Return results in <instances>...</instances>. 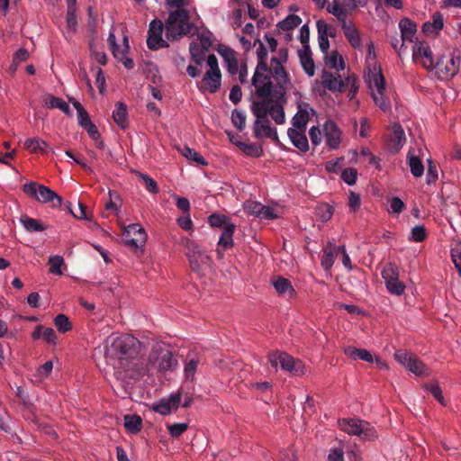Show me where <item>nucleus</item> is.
I'll return each instance as SVG.
<instances>
[{"label": "nucleus", "mask_w": 461, "mask_h": 461, "mask_svg": "<svg viewBox=\"0 0 461 461\" xmlns=\"http://www.w3.org/2000/svg\"><path fill=\"white\" fill-rule=\"evenodd\" d=\"M181 402V393H177L171 394L168 398L160 399L158 402L154 403L153 410L161 415H167L172 411L177 410Z\"/></svg>", "instance_id": "nucleus-13"}, {"label": "nucleus", "mask_w": 461, "mask_h": 461, "mask_svg": "<svg viewBox=\"0 0 461 461\" xmlns=\"http://www.w3.org/2000/svg\"><path fill=\"white\" fill-rule=\"evenodd\" d=\"M339 253V250H338V247L332 245L331 243H329L326 248L323 249V255L321 258V266L324 269L328 270L330 269L335 261V258Z\"/></svg>", "instance_id": "nucleus-27"}, {"label": "nucleus", "mask_w": 461, "mask_h": 461, "mask_svg": "<svg viewBox=\"0 0 461 461\" xmlns=\"http://www.w3.org/2000/svg\"><path fill=\"white\" fill-rule=\"evenodd\" d=\"M460 66V56L451 53L443 55L434 63L436 74L439 79H449L457 74Z\"/></svg>", "instance_id": "nucleus-6"}, {"label": "nucleus", "mask_w": 461, "mask_h": 461, "mask_svg": "<svg viewBox=\"0 0 461 461\" xmlns=\"http://www.w3.org/2000/svg\"><path fill=\"white\" fill-rule=\"evenodd\" d=\"M139 177L143 181L146 189L151 193V194H158V187L156 183V181L151 178L149 175L139 173Z\"/></svg>", "instance_id": "nucleus-48"}, {"label": "nucleus", "mask_w": 461, "mask_h": 461, "mask_svg": "<svg viewBox=\"0 0 461 461\" xmlns=\"http://www.w3.org/2000/svg\"><path fill=\"white\" fill-rule=\"evenodd\" d=\"M341 178L348 185H353L357 178V169L353 167L345 168L341 173Z\"/></svg>", "instance_id": "nucleus-51"}, {"label": "nucleus", "mask_w": 461, "mask_h": 461, "mask_svg": "<svg viewBox=\"0 0 461 461\" xmlns=\"http://www.w3.org/2000/svg\"><path fill=\"white\" fill-rule=\"evenodd\" d=\"M273 285L279 295H287L288 297H293L295 294L291 282L283 276H278L274 278Z\"/></svg>", "instance_id": "nucleus-25"}, {"label": "nucleus", "mask_w": 461, "mask_h": 461, "mask_svg": "<svg viewBox=\"0 0 461 461\" xmlns=\"http://www.w3.org/2000/svg\"><path fill=\"white\" fill-rule=\"evenodd\" d=\"M199 359L191 358L189 359L185 366V376L188 381L193 382L194 379V375L199 364Z\"/></svg>", "instance_id": "nucleus-45"}, {"label": "nucleus", "mask_w": 461, "mask_h": 461, "mask_svg": "<svg viewBox=\"0 0 461 461\" xmlns=\"http://www.w3.org/2000/svg\"><path fill=\"white\" fill-rule=\"evenodd\" d=\"M280 357V366L283 370L297 376H301L305 374V366L301 360L294 358L285 352H283Z\"/></svg>", "instance_id": "nucleus-12"}, {"label": "nucleus", "mask_w": 461, "mask_h": 461, "mask_svg": "<svg viewBox=\"0 0 461 461\" xmlns=\"http://www.w3.org/2000/svg\"><path fill=\"white\" fill-rule=\"evenodd\" d=\"M140 354L141 343L130 334L110 336L106 340V360L113 365L116 379L126 384H133L145 371Z\"/></svg>", "instance_id": "nucleus-1"}, {"label": "nucleus", "mask_w": 461, "mask_h": 461, "mask_svg": "<svg viewBox=\"0 0 461 461\" xmlns=\"http://www.w3.org/2000/svg\"><path fill=\"white\" fill-rule=\"evenodd\" d=\"M64 260L63 258L60 256H52L49 259V265H50V271L56 275H61V266L63 264Z\"/></svg>", "instance_id": "nucleus-52"}, {"label": "nucleus", "mask_w": 461, "mask_h": 461, "mask_svg": "<svg viewBox=\"0 0 461 461\" xmlns=\"http://www.w3.org/2000/svg\"><path fill=\"white\" fill-rule=\"evenodd\" d=\"M23 191L29 197L41 203H51V207L59 208L62 204V198L48 186L31 181L23 185Z\"/></svg>", "instance_id": "nucleus-5"}, {"label": "nucleus", "mask_w": 461, "mask_h": 461, "mask_svg": "<svg viewBox=\"0 0 461 461\" xmlns=\"http://www.w3.org/2000/svg\"><path fill=\"white\" fill-rule=\"evenodd\" d=\"M235 230L234 224H228L225 229L222 230V233L218 241L217 255L219 258H223L224 251L234 245L233 233Z\"/></svg>", "instance_id": "nucleus-14"}, {"label": "nucleus", "mask_w": 461, "mask_h": 461, "mask_svg": "<svg viewBox=\"0 0 461 461\" xmlns=\"http://www.w3.org/2000/svg\"><path fill=\"white\" fill-rule=\"evenodd\" d=\"M107 41L110 45V50H112L113 55L115 59L122 60L125 58L124 50H119L115 35L113 32H110Z\"/></svg>", "instance_id": "nucleus-44"}, {"label": "nucleus", "mask_w": 461, "mask_h": 461, "mask_svg": "<svg viewBox=\"0 0 461 461\" xmlns=\"http://www.w3.org/2000/svg\"><path fill=\"white\" fill-rule=\"evenodd\" d=\"M304 132L305 130H299L294 128H289L287 131V135L293 145L302 152H306L309 150V142Z\"/></svg>", "instance_id": "nucleus-19"}, {"label": "nucleus", "mask_w": 461, "mask_h": 461, "mask_svg": "<svg viewBox=\"0 0 461 461\" xmlns=\"http://www.w3.org/2000/svg\"><path fill=\"white\" fill-rule=\"evenodd\" d=\"M208 223L212 228H221L222 230L225 229L228 224H232L229 217L217 212L208 217Z\"/></svg>", "instance_id": "nucleus-32"}, {"label": "nucleus", "mask_w": 461, "mask_h": 461, "mask_svg": "<svg viewBox=\"0 0 461 461\" xmlns=\"http://www.w3.org/2000/svg\"><path fill=\"white\" fill-rule=\"evenodd\" d=\"M399 28L401 30L402 41L399 50V54H401V50L404 47V41H413L417 32V25L411 19L402 18L399 23Z\"/></svg>", "instance_id": "nucleus-17"}, {"label": "nucleus", "mask_w": 461, "mask_h": 461, "mask_svg": "<svg viewBox=\"0 0 461 461\" xmlns=\"http://www.w3.org/2000/svg\"><path fill=\"white\" fill-rule=\"evenodd\" d=\"M267 72L273 75L277 81V86L274 89H285L283 85L289 82V77L283 64H280L276 59H271V67H268Z\"/></svg>", "instance_id": "nucleus-15"}, {"label": "nucleus", "mask_w": 461, "mask_h": 461, "mask_svg": "<svg viewBox=\"0 0 461 461\" xmlns=\"http://www.w3.org/2000/svg\"><path fill=\"white\" fill-rule=\"evenodd\" d=\"M309 136L313 146H318L321 142V132L318 127L312 126L309 131Z\"/></svg>", "instance_id": "nucleus-64"}, {"label": "nucleus", "mask_w": 461, "mask_h": 461, "mask_svg": "<svg viewBox=\"0 0 461 461\" xmlns=\"http://www.w3.org/2000/svg\"><path fill=\"white\" fill-rule=\"evenodd\" d=\"M182 154L189 160H193L196 162L198 165H207L204 158L194 149H190L189 147H185L182 149Z\"/></svg>", "instance_id": "nucleus-46"}, {"label": "nucleus", "mask_w": 461, "mask_h": 461, "mask_svg": "<svg viewBox=\"0 0 461 461\" xmlns=\"http://www.w3.org/2000/svg\"><path fill=\"white\" fill-rule=\"evenodd\" d=\"M221 73L206 72L203 75L199 88L210 93H216L221 87Z\"/></svg>", "instance_id": "nucleus-16"}, {"label": "nucleus", "mask_w": 461, "mask_h": 461, "mask_svg": "<svg viewBox=\"0 0 461 461\" xmlns=\"http://www.w3.org/2000/svg\"><path fill=\"white\" fill-rule=\"evenodd\" d=\"M341 27L343 32L349 41L350 45L355 49H359L361 47V40L358 30L352 23H348L347 22L341 23Z\"/></svg>", "instance_id": "nucleus-24"}, {"label": "nucleus", "mask_w": 461, "mask_h": 461, "mask_svg": "<svg viewBox=\"0 0 461 461\" xmlns=\"http://www.w3.org/2000/svg\"><path fill=\"white\" fill-rule=\"evenodd\" d=\"M21 222L23 223V227L28 231H43L46 230V226L41 222L40 221L28 217V216H23L21 218Z\"/></svg>", "instance_id": "nucleus-33"}, {"label": "nucleus", "mask_w": 461, "mask_h": 461, "mask_svg": "<svg viewBox=\"0 0 461 461\" xmlns=\"http://www.w3.org/2000/svg\"><path fill=\"white\" fill-rule=\"evenodd\" d=\"M409 167L411 174L415 177H420L423 175L424 167L419 157L411 156L409 158Z\"/></svg>", "instance_id": "nucleus-41"}, {"label": "nucleus", "mask_w": 461, "mask_h": 461, "mask_svg": "<svg viewBox=\"0 0 461 461\" xmlns=\"http://www.w3.org/2000/svg\"><path fill=\"white\" fill-rule=\"evenodd\" d=\"M412 59L415 62L422 59L421 65L426 69H432L434 68L432 51L425 42H416L412 46Z\"/></svg>", "instance_id": "nucleus-10"}, {"label": "nucleus", "mask_w": 461, "mask_h": 461, "mask_svg": "<svg viewBox=\"0 0 461 461\" xmlns=\"http://www.w3.org/2000/svg\"><path fill=\"white\" fill-rule=\"evenodd\" d=\"M413 357L414 356H412L411 353L402 349L397 350L394 353L395 360L405 367L408 366V364L411 362Z\"/></svg>", "instance_id": "nucleus-54"}, {"label": "nucleus", "mask_w": 461, "mask_h": 461, "mask_svg": "<svg viewBox=\"0 0 461 461\" xmlns=\"http://www.w3.org/2000/svg\"><path fill=\"white\" fill-rule=\"evenodd\" d=\"M196 28L190 22L186 9H176L169 13L165 22V35L169 41H177L183 36L194 35Z\"/></svg>", "instance_id": "nucleus-3"}, {"label": "nucleus", "mask_w": 461, "mask_h": 461, "mask_svg": "<svg viewBox=\"0 0 461 461\" xmlns=\"http://www.w3.org/2000/svg\"><path fill=\"white\" fill-rule=\"evenodd\" d=\"M405 141L406 138L402 127L399 124L393 125L389 139L390 149L394 151H398L403 146Z\"/></svg>", "instance_id": "nucleus-23"}, {"label": "nucleus", "mask_w": 461, "mask_h": 461, "mask_svg": "<svg viewBox=\"0 0 461 461\" xmlns=\"http://www.w3.org/2000/svg\"><path fill=\"white\" fill-rule=\"evenodd\" d=\"M425 389L431 393L434 398L438 401L442 405H446L445 399L443 397L442 390L440 389L437 382H431L425 384Z\"/></svg>", "instance_id": "nucleus-43"}, {"label": "nucleus", "mask_w": 461, "mask_h": 461, "mask_svg": "<svg viewBox=\"0 0 461 461\" xmlns=\"http://www.w3.org/2000/svg\"><path fill=\"white\" fill-rule=\"evenodd\" d=\"M382 277L385 284L399 278L398 267L392 263H388L382 271Z\"/></svg>", "instance_id": "nucleus-40"}, {"label": "nucleus", "mask_w": 461, "mask_h": 461, "mask_svg": "<svg viewBox=\"0 0 461 461\" xmlns=\"http://www.w3.org/2000/svg\"><path fill=\"white\" fill-rule=\"evenodd\" d=\"M451 257L455 267L461 275V246L456 245L455 248L451 249Z\"/></svg>", "instance_id": "nucleus-59"}, {"label": "nucleus", "mask_w": 461, "mask_h": 461, "mask_svg": "<svg viewBox=\"0 0 461 461\" xmlns=\"http://www.w3.org/2000/svg\"><path fill=\"white\" fill-rule=\"evenodd\" d=\"M411 240L415 242H421L423 241L428 234L426 231V229L422 225H416L411 229Z\"/></svg>", "instance_id": "nucleus-49"}, {"label": "nucleus", "mask_w": 461, "mask_h": 461, "mask_svg": "<svg viewBox=\"0 0 461 461\" xmlns=\"http://www.w3.org/2000/svg\"><path fill=\"white\" fill-rule=\"evenodd\" d=\"M373 99L375 104L379 106L381 110L384 112L388 111L390 109V104L386 100V98L384 96V92L381 94H373Z\"/></svg>", "instance_id": "nucleus-56"}, {"label": "nucleus", "mask_w": 461, "mask_h": 461, "mask_svg": "<svg viewBox=\"0 0 461 461\" xmlns=\"http://www.w3.org/2000/svg\"><path fill=\"white\" fill-rule=\"evenodd\" d=\"M404 207V203L399 197H393L390 202V212L393 213H401Z\"/></svg>", "instance_id": "nucleus-63"}, {"label": "nucleus", "mask_w": 461, "mask_h": 461, "mask_svg": "<svg viewBox=\"0 0 461 461\" xmlns=\"http://www.w3.org/2000/svg\"><path fill=\"white\" fill-rule=\"evenodd\" d=\"M45 105L49 108L54 109H59L66 114H70L71 111L68 106V104L61 98L56 97V96H50L45 101Z\"/></svg>", "instance_id": "nucleus-34"}, {"label": "nucleus", "mask_w": 461, "mask_h": 461, "mask_svg": "<svg viewBox=\"0 0 461 461\" xmlns=\"http://www.w3.org/2000/svg\"><path fill=\"white\" fill-rule=\"evenodd\" d=\"M278 217L274 208L263 205L261 212L258 216L259 219L274 220Z\"/></svg>", "instance_id": "nucleus-60"}, {"label": "nucleus", "mask_w": 461, "mask_h": 461, "mask_svg": "<svg viewBox=\"0 0 461 461\" xmlns=\"http://www.w3.org/2000/svg\"><path fill=\"white\" fill-rule=\"evenodd\" d=\"M256 43H258V48L257 49L258 65L252 77V85L254 86H259L267 82L265 77L270 78V76L269 74H265V72L268 71V66L267 63V50L259 40H257L255 41V44Z\"/></svg>", "instance_id": "nucleus-8"}, {"label": "nucleus", "mask_w": 461, "mask_h": 461, "mask_svg": "<svg viewBox=\"0 0 461 461\" xmlns=\"http://www.w3.org/2000/svg\"><path fill=\"white\" fill-rule=\"evenodd\" d=\"M327 11L336 16L339 23H343L347 22V11L341 7L337 0H333L332 3L327 6Z\"/></svg>", "instance_id": "nucleus-35"}, {"label": "nucleus", "mask_w": 461, "mask_h": 461, "mask_svg": "<svg viewBox=\"0 0 461 461\" xmlns=\"http://www.w3.org/2000/svg\"><path fill=\"white\" fill-rule=\"evenodd\" d=\"M231 122L241 131L246 126V114L238 109H234L231 113Z\"/></svg>", "instance_id": "nucleus-42"}, {"label": "nucleus", "mask_w": 461, "mask_h": 461, "mask_svg": "<svg viewBox=\"0 0 461 461\" xmlns=\"http://www.w3.org/2000/svg\"><path fill=\"white\" fill-rule=\"evenodd\" d=\"M47 147L48 143L39 138L27 139L24 141V148L33 153H44L46 152Z\"/></svg>", "instance_id": "nucleus-30"}, {"label": "nucleus", "mask_w": 461, "mask_h": 461, "mask_svg": "<svg viewBox=\"0 0 461 461\" xmlns=\"http://www.w3.org/2000/svg\"><path fill=\"white\" fill-rule=\"evenodd\" d=\"M339 428L348 435L357 436L362 440H375L378 435L368 421L357 418L339 420Z\"/></svg>", "instance_id": "nucleus-4"}, {"label": "nucleus", "mask_w": 461, "mask_h": 461, "mask_svg": "<svg viewBox=\"0 0 461 461\" xmlns=\"http://www.w3.org/2000/svg\"><path fill=\"white\" fill-rule=\"evenodd\" d=\"M149 365L158 372L165 373L174 371L178 366V362L170 350L160 349L158 352L150 353Z\"/></svg>", "instance_id": "nucleus-7"}, {"label": "nucleus", "mask_w": 461, "mask_h": 461, "mask_svg": "<svg viewBox=\"0 0 461 461\" xmlns=\"http://www.w3.org/2000/svg\"><path fill=\"white\" fill-rule=\"evenodd\" d=\"M165 29V24L158 20L155 19L150 22L148 31L147 45L149 49L157 50L163 48H167L168 43L163 40L162 33Z\"/></svg>", "instance_id": "nucleus-9"}, {"label": "nucleus", "mask_w": 461, "mask_h": 461, "mask_svg": "<svg viewBox=\"0 0 461 461\" xmlns=\"http://www.w3.org/2000/svg\"><path fill=\"white\" fill-rule=\"evenodd\" d=\"M406 368L416 375H427L429 374V368L416 357H413Z\"/></svg>", "instance_id": "nucleus-37"}, {"label": "nucleus", "mask_w": 461, "mask_h": 461, "mask_svg": "<svg viewBox=\"0 0 461 461\" xmlns=\"http://www.w3.org/2000/svg\"><path fill=\"white\" fill-rule=\"evenodd\" d=\"M68 208L69 209V212L73 214V216L77 219H80V220H91V218L87 215V206L86 204H84L83 203L81 202H78V210L77 212H74L69 206H70V203L68 202Z\"/></svg>", "instance_id": "nucleus-55"}, {"label": "nucleus", "mask_w": 461, "mask_h": 461, "mask_svg": "<svg viewBox=\"0 0 461 461\" xmlns=\"http://www.w3.org/2000/svg\"><path fill=\"white\" fill-rule=\"evenodd\" d=\"M438 179L437 167L431 159L428 160L427 183H434Z\"/></svg>", "instance_id": "nucleus-58"}, {"label": "nucleus", "mask_w": 461, "mask_h": 461, "mask_svg": "<svg viewBox=\"0 0 461 461\" xmlns=\"http://www.w3.org/2000/svg\"><path fill=\"white\" fill-rule=\"evenodd\" d=\"M308 106H309V104L306 103L298 104V111L292 119V124L294 127V129H299V130L306 129V125L310 119Z\"/></svg>", "instance_id": "nucleus-22"}, {"label": "nucleus", "mask_w": 461, "mask_h": 461, "mask_svg": "<svg viewBox=\"0 0 461 461\" xmlns=\"http://www.w3.org/2000/svg\"><path fill=\"white\" fill-rule=\"evenodd\" d=\"M54 324L57 330L61 333H66L72 329V324L68 317L62 313L58 314L54 318Z\"/></svg>", "instance_id": "nucleus-38"}, {"label": "nucleus", "mask_w": 461, "mask_h": 461, "mask_svg": "<svg viewBox=\"0 0 461 461\" xmlns=\"http://www.w3.org/2000/svg\"><path fill=\"white\" fill-rule=\"evenodd\" d=\"M267 82L259 86H255L256 93L261 101H254L251 105V111L258 119H268L269 114L276 124L285 122V114L284 111L285 89H274L271 78L265 77Z\"/></svg>", "instance_id": "nucleus-2"}, {"label": "nucleus", "mask_w": 461, "mask_h": 461, "mask_svg": "<svg viewBox=\"0 0 461 461\" xmlns=\"http://www.w3.org/2000/svg\"><path fill=\"white\" fill-rule=\"evenodd\" d=\"M327 145L331 149H337L340 142V131L332 121H327L323 126Z\"/></svg>", "instance_id": "nucleus-18"}, {"label": "nucleus", "mask_w": 461, "mask_h": 461, "mask_svg": "<svg viewBox=\"0 0 461 461\" xmlns=\"http://www.w3.org/2000/svg\"><path fill=\"white\" fill-rule=\"evenodd\" d=\"M345 354L353 359H361L368 363L374 360L372 354L364 348L348 347L345 348Z\"/></svg>", "instance_id": "nucleus-29"}, {"label": "nucleus", "mask_w": 461, "mask_h": 461, "mask_svg": "<svg viewBox=\"0 0 461 461\" xmlns=\"http://www.w3.org/2000/svg\"><path fill=\"white\" fill-rule=\"evenodd\" d=\"M82 128L86 131L92 140H97L100 138V133L97 127L91 121L87 123H85Z\"/></svg>", "instance_id": "nucleus-62"}, {"label": "nucleus", "mask_w": 461, "mask_h": 461, "mask_svg": "<svg viewBox=\"0 0 461 461\" xmlns=\"http://www.w3.org/2000/svg\"><path fill=\"white\" fill-rule=\"evenodd\" d=\"M239 146L246 154H248L249 156L256 157V158L260 157L263 152L261 147L258 146L255 143H251V144L240 143Z\"/></svg>", "instance_id": "nucleus-50"}, {"label": "nucleus", "mask_w": 461, "mask_h": 461, "mask_svg": "<svg viewBox=\"0 0 461 461\" xmlns=\"http://www.w3.org/2000/svg\"><path fill=\"white\" fill-rule=\"evenodd\" d=\"M126 245L131 248H139L146 240V233L140 224L129 225L123 233Z\"/></svg>", "instance_id": "nucleus-11"}, {"label": "nucleus", "mask_w": 461, "mask_h": 461, "mask_svg": "<svg viewBox=\"0 0 461 461\" xmlns=\"http://www.w3.org/2000/svg\"><path fill=\"white\" fill-rule=\"evenodd\" d=\"M387 290L395 295H402L405 291V285L399 281V278L385 284Z\"/></svg>", "instance_id": "nucleus-47"}, {"label": "nucleus", "mask_w": 461, "mask_h": 461, "mask_svg": "<svg viewBox=\"0 0 461 461\" xmlns=\"http://www.w3.org/2000/svg\"><path fill=\"white\" fill-rule=\"evenodd\" d=\"M273 128L270 126V121L268 119H258L254 122L253 133L255 138L259 139L269 135Z\"/></svg>", "instance_id": "nucleus-28"}, {"label": "nucleus", "mask_w": 461, "mask_h": 461, "mask_svg": "<svg viewBox=\"0 0 461 461\" xmlns=\"http://www.w3.org/2000/svg\"><path fill=\"white\" fill-rule=\"evenodd\" d=\"M298 56L300 63L304 72L309 76L312 77L315 73V64L312 58V50L310 46H305V49L298 50Z\"/></svg>", "instance_id": "nucleus-21"}, {"label": "nucleus", "mask_w": 461, "mask_h": 461, "mask_svg": "<svg viewBox=\"0 0 461 461\" xmlns=\"http://www.w3.org/2000/svg\"><path fill=\"white\" fill-rule=\"evenodd\" d=\"M187 428L188 425L186 423H175L167 425V429L173 438H178L187 429Z\"/></svg>", "instance_id": "nucleus-53"}, {"label": "nucleus", "mask_w": 461, "mask_h": 461, "mask_svg": "<svg viewBox=\"0 0 461 461\" xmlns=\"http://www.w3.org/2000/svg\"><path fill=\"white\" fill-rule=\"evenodd\" d=\"M124 420V427L131 433L136 434L142 428V420L138 415H126Z\"/></svg>", "instance_id": "nucleus-31"}, {"label": "nucleus", "mask_w": 461, "mask_h": 461, "mask_svg": "<svg viewBox=\"0 0 461 461\" xmlns=\"http://www.w3.org/2000/svg\"><path fill=\"white\" fill-rule=\"evenodd\" d=\"M242 97V91L239 85H235L231 87L229 98L234 104H237L240 102Z\"/></svg>", "instance_id": "nucleus-61"}, {"label": "nucleus", "mask_w": 461, "mask_h": 461, "mask_svg": "<svg viewBox=\"0 0 461 461\" xmlns=\"http://www.w3.org/2000/svg\"><path fill=\"white\" fill-rule=\"evenodd\" d=\"M321 84L325 88L333 92H342L346 86L345 83L340 79V76L336 77L327 70L322 71Z\"/></svg>", "instance_id": "nucleus-20"}, {"label": "nucleus", "mask_w": 461, "mask_h": 461, "mask_svg": "<svg viewBox=\"0 0 461 461\" xmlns=\"http://www.w3.org/2000/svg\"><path fill=\"white\" fill-rule=\"evenodd\" d=\"M302 23V19L296 14H289L284 20L280 21L277 24L278 28L283 31H290Z\"/></svg>", "instance_id": "nucleus-36"}, {"label": "nucleus", "mask_w": 461, "mask_h": 461, "mask_svg": "<svg viewBox=\"0 0 461 461\" xmlns=\"http://www.w3.org/2000/svg\"><path fill=\"white\" fill-rule=\"evenodd\" d=\"M317 214L321 217V221H327L332 217V208L328 204H321L317 208Z\"/></svg>", "instance_id": "nucleus-57"}, {"label": "nucleus", "mask_w": 461, "mask_h": 461, "mask_svg": "<svg viewBox=\"0 0 461 461\" xmlns=\"http://www.w3.org/2000/svg\"><path fill=\"white\" fill-rule=\"evenodd\" d=\"M127 116L128 113L126 104L122 102L116 103L115 109L113 112V118L120 128L125 129L128 126Z\"/></svg>", "instance_id": "nucleus-26"}, {"label": "nucleus", "mask_w": 461, "mask_h": 461, "mask_svg": "<svg viewBox=\"0 0 461 461\" xmlns=\"http://www.w3.org/2000/svg\"><path fill=\"white\" fill-rule=\"evenodd\" d=\"M325 64L330 68L333 69H339L341 70L345 68V63L341 56L338 54L337 51L332 52L330 56H328L325 59Z\"/></svg>", "instance_id": "nucleus-39"}]
</instances>
